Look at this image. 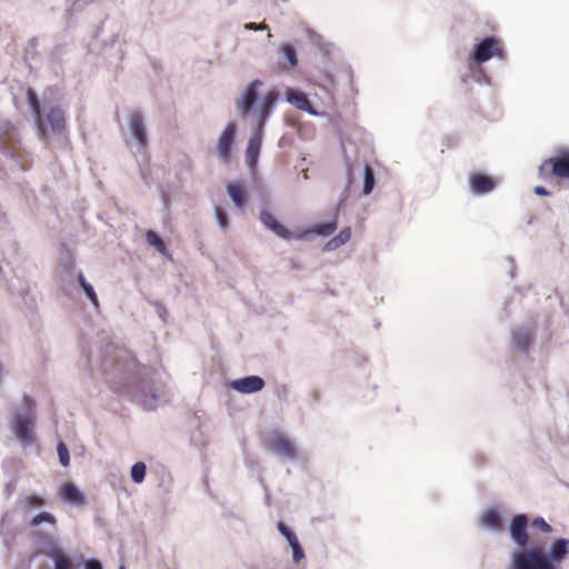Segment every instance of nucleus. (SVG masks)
I'll return each mask as SVG.
<instances>
[{
	"label": "nucleus",
	"instance_id": "f257e3e1",
	"mask_svg": "<svg viewBox=\"0 0 569 569\" xmlns=\"http://www.w3.org/2000/svg\"><path fill=\"white\" fill-rule=\"evenodd\" d=\"M27 101L33 112L39 136L42 140L50 133H60L66 129L64 111L54 106L42 113L41 104L33 89L27 90Z\"/></svg>",
	"mask_w": 569,
	"mask_h": 569
},
{
	"label": "nucleus",
	"instance_id": "f03ea898",
	"mask_svg": "<svg viewBox=\"0 0 569 569\" xmlns=\"http://www.w3.org/2000/svg\"><path fill=\"white\" fill-rule=\"evenodd\" d=\"M511 569H556L541 548L518 551L512 555Z\"/></svg>",
	"mask_w": 569,
	"mask_h": 569
},
{
	"label": "nucleus",
	"instance_id": "7ed1b4c3",
	"mask_svg": "<svg viewBox=\"0 0 569 569\" xmlns=\"http://www.w3.org/2000/svg\"><path fill=\"white\" fill-rule=\"evenodd\" d=\"M539 176L545 180L551 177L569 180V150H561L545 160L539 167Z\"/></svg>",
	"mask_w": 569,
	"mask_h": 569
},
{
	"label": "nucleus",
	"instance_id": "20e7f679",
	"mask_svg": "<svg viewBox=\"0 0 569 569\" xmlns=\"http://www.w3.org/2000/svg\"><path fill=\"white\" fill-rule=\"evenodd\" d=\"M23 402L29 413L18 415L16 417L13 431L23 445H30L33 441V416L31 411L33 410L34 403L28 396L23 398Z\"/></svg>",
	"mask_w": 569,
	"mask_h": 569
},
{
	"label": "nucleus",
	"instance_id": "39448f33",
	"mask_svg": "<svg viewBox=\"0 0 569 569\" xmlns=\"http://www.w3.org/2000/svg\"><path fill=\"white\" fill-rule=\"evenodd\" d=\"M492 57L505 58V50L501 41L495 37H487L479 42L470 56V60L477 64L490 60Z\"/></svg>",
	"mask_w": 569,
	"mask_h": 569
},
{
	"label": "nucleus",
	"instance_id": "423d86ee",
	"mask_svg": "<svg viewBox=\"0 0 569 569\" xmlns=\"http://www.w3.org/2000/svg\"><path fill=\"white\" fill-rule=\"evenodd\" d=\"M33 536L43 541V547L40 548L39 552L54 560V569H72L71 560L54 545L49 535L34 532Z\"/></svg>",
	"mask_w": 569,
	"mask_h": 569
},
{
	"label": "nucleus",
	"instance_id": "0eeeda50",
	"mask_svg": "<svg viewBox=\"0 0 569 569\" xmlns=\"http://www.w3.org/2000/svg\"><path fill=\"white\" fill-rule=\"evenodd\" d=\"M267 448L277 455L293 459L297 456L295 443L282 432L273 431L267 440Z\"/></svg>",
	"mask_w": 569,
	"mask_h": 569
},
{
	"label": "nucleus",
	"instance_id": "6e6552de",
	"mask_svg": "<svg viewBox=\"0 0 569 569\" xmlns=\"http://www.w3.org/2000/svg\"><path fill=\"white\" fill-rule=\"evenodd\" d=\"M528 518L526 515H517L510 525V535L513 541L520 547L525 548L529 542V535L527 532Z\"/></svg>",
	"mask_w": 569,
	"mask_h": 569
},
{
	"label": "nucleus",
	"instance_id": "1a4fd4ad",
	"mask_svg": "<svg viewBox=\"0 0 569 569\" xmlns=\"http://www.w3.org/2000/svg\"><path fill=\"white\" fill-rule=\"evenodd\" d=\"M236 137V126L229 123L218 141V153L221 160L228 163L231 159V148Z\"/></svg>",
	"mask_w": 569,
	"mask_h": 569
},
{
	"label": "nucleus",
	"instance_id": "9d476101",
	"mask_svg": "<svg viewBox=\"0 0 569 569\" xmlns=\"http://www.w3.org/2000/svg\"><path fill=\"white\" fill-rule=\"evenodd\" d=\"M230 386L240 393H254L263 389L264 380L258 376H248L231 381Z\"/></svg>",
	"mask_w": 569,
	"mask_h": 569
},
{
	"label": "nucleus",
	"instance_id": "9b49d317",
	"mask_svg": "<svg viewBox=\"0 0 569 569\" xmlns=\"http://www.w3.org/2000/svg\"><path fill=\"white\" fill-rule=\"evenodd\" d=\"M262 131L263 129H260L257 127L254 133L249 139L247 149H246V160L247 164L251 170H254L258 163L259 154H260V148H261V140H262Z\"/></svg>",
	"mask_w": 569,
	"mask_h": 569
},
{
	"label": "nucleus",
	"instance_id": "f8f14e48",
	"mask_svg": "<svg viewBox=\"0 0 569 569\" xmlns=\"http://www.w3.org/2000/svg\"><path fill=\"white\" fill-rule=\"evenodd\" d=\"M261 86H262V82L260 80L252 81L246 89L241 99L238 101V103H237L238 110L240 111V113L243 117L247 116L250 112V110L252 109V107L257 100V91Z\"/></svg>",
	"mask_w": 569,
	"mask_h": 569
},
{
	"label": "nucleus",
	"instance_id": "ddd939ff",
	"mask_svg": "<svg viewBox=\"0 0 569 569\" xmlns=\"http://www.w3.org/2000/svg\"><path fill=\"white\" fill-rule=\"evenodd\" d=\"M59 498L74 506H83L86 503L84 495L72 482H64L58 491Z\"/></svg>",
	"mask_w": 569,
	"mask_h": 569
},
{
	"label": "nucleus",
	"instance_id": "4468645a",
	"mask_svg": "<svg viewBox=\"0 0 569 569\" xmlns=\"http://www.w3.org/2000/svg\"><path fill=\"white\" fill-rule=\"evenodd\" d=\"M260 220L267 229L271 230L278 237L286 240L291 239V232L282 223H280L274 218V216L268 210L261 211Z\"/></svg>",
	"mask_w": 569,
	"mask_h": 569
},
{
	"label": "nucleus",
	"instance_id": "2eb2a0df",
	"mask_svg": "<svg viewBox=\"0 0 569 569\" xmlns=\"http://www.w3.org/2000/svg\"><path fill=\"white\" fill-rule=\"evenodd\" d=\"M469 182L472 192L478 194L488 193L491 190H493L496 186V182L491 177L482 173L471 174L469 178Z\"/></svg>",
	"mask_w": 569,
	"mask_h": 569
},
{
	"label": "nucleus",
	"instance_id": "dca6fc26",
	"mask_svg": "<svg viewBox=\"0 0 569 569\" xmlns=\"http://www.w3.org/2000/svg\"><path fill=\"white\" fill-rule=\"evenodd\" d=\"M130 129L133 137L137 139L141 147L147 146V132L143 123V117L141 112L134 111L130 114Z\"/></svg>",
	"mask_w": 569,
	"mask_h": 569
},
{
	"label": "nucleus",
	"instance_id": "f3484780",
	"mask_svg": "<svg viewBox=\"0 0 569 569\" xmlns=\"http://www.w3.org/2000/svg\"><path fill=\"white\" fill-rule=\"evenodd\" d=\"M569 553V540L568 539H557L553 541L550 548L549 556L546 555L548 560L551 562V565L555 567V562L559 563L561 562L566 556Z\"/></svg>",
	"mask_w": 569,
	"mask_h": 569
},
{
	"label": "nucleus",
	"instance_id": "a211bd4d",
	"mask_svg": "<svg viewBox=\"0 0 569 569\" xmlns=\"http://www.w3.org/2000/svg\"><path fill=\"white\" fill-rule=\"evenodd\" d=\"M277 99H278V94L276 91H269L263 97V101H262V106H261L260 114H259V121H258V126H257L260 129H263L264 122H266L267 118L269 117Z\"/></svg>",
	"mask_w": 569,
	"mask_h": 569
},
{
	"label": "nucleus",
	"instance_id": "6ab92c4d",
	"mask_svg": "<svg viewBox=\"0 0 569 569\" xmlns=\"http://www.w3.org/2000/svg\"><path fill=\"white\" fill-rule=\"evenodd\" d=\"M227 190L234 204L239 209H242L247 201V191L244 187L239 182H231L227 186Z\"/></svg>",
	"mask_w": 569,
	"mask_h": 569
},
{
	"label": "nucleus",
	"instance_id": "aec40b11",
	"mask_svg": "<svg viewBox=\"0 0 569 569\" xmlns=\"http://www.w3.org/2000/svg\"><path fill=\"white\" fill-rule=\"evenodd\" d=\"M532 331L529 328L520 327L517 330H515L512 336L513 345L519 348L520 350L526 351L532 340Z\"/></svg>",
	"mask_w": 569,
	"mask_h": 569
},
{
	"label": "nucleus",
	"instance_id": "412c9836",
	"mask_svg": "<svg viewBox=\"0 0 569 569\" xmlns=\"http://www.w3.org/2000/svg\"><path fill=\"white\" fill-rule=\"evenodd\" d=\"M287 100L300 110L310 111L311 109V104L302 91L293 89L288 90Z\"/></svg>",
	"mask_w": 569,
	"mask_h": 569
},
{
	"label": "nucleus",
	"instance_id": "4be33fe9",
	"mask_svg": "<svg viewBox=\"0 0 569 569\" xmlns=\"http://www.w3.org/2000/svg\"><path fill=\"white\" fill-rule=\"evenodd\" d=\"M481 521L483 526L493 530L502 528V519L496 509H488L482 513Z\"/></svg>",
	"mask_w": 569,
	"mask_h": 569
},
{
	"label": "nucleus",
	"instance_id": "5701e85b",
	"mask_svg": "<svg viewBox=\"0 0 569 569\" xmlns=\"http://www.w3.org/2000/svg\"><path fill=\"white\" fill-rule=\"evenodd\" d=\"M19 505L23 511H30L31 509L42 508L46 505V500L38 495H29L23 497Z\"/></svg>",
	"mask_w": 569,
	"mask_h": 569
},
{
	"label": "nucleus",
	"instance_id": "b1692460",
	"mask_svg": "<svg viewBox=\"0 0 569 569\" xmlns=\"http://www.w3.org/2000/svg\"><path fill=\"white\" fill-rule=\"evenodd\" d=\"M350 237H351L350 228H345L339 232V234L337 237H335L330 241H328L326 248L329 250L337 249L338 247L348 242L350 240Z\"/></svg>",
	"mask_w": 569,
	"mask_h": 569
},
{
	"label": "nucleus",
	"instance_id": "393cba45",
	"mask_svg": "<svg viewBox=\"0 0 569 569\" xmlns=\"http://www.w3.org/2000/svg\"><path fill=\"white\" fill-rule=\"evenodd\" d=\"M280 52L288 61L289 68H295L298 64V58L295 47L291 43H282L280 47Z\"/></svg>",
	"mask_w": 569,
	"mask_h": 569
},
{
	"label": "nucleus",
	"instance_id": "a878e982",
	"mask_svg": "<svg viewBox=\"0 0 569 569\" xmlns=\"http://www.w3.org/2000/svg\"><path fill=\"white\" fill-rule=\"evenodd\" d=\"M42 522H47L51 526H56L57 525V519L56 517L50 513V512H47V511H42L38 515H36L29 522V526L31 528H36L38 526H40Z\"/></svg>",
	"mask_w": 569,
	"mask_h": 569
},
{
	"label": "nucleus",
	"instance_id": "bb28decb",
	"mask_svg": "<svg viewBox=\"0 0 569 569\" xmlns=\"http://www.w3.org/2000/svg\"><path fill=\"white\" fill-rule=\"evenodd\" d=\"M363 176V193L369 194L375 187V173L369 164L365 166Z\"/></svg>",
	"mask_w": 569,
	"mask_h": 569
},
{
	"label": "nucleus",
	"instance_id": "cd10ccee",
	"mask_svg": "<svg viewBox=\"0 0 569 569\" xmlns=\"http://www.w3.org/2000/svg\"><path fill=\"white\" fill-rule=\"evenodd\" d=\"M147 242L150 246H153L159 252L164 253L166 252V246L164 242L161 240V238L152 230L147 231L146 233Z\"/></svg>",
	"mask_w": 569,
	"mask_h": 569
},
{
	"label": "nucleus",
	"instance_id": "c85d7f7f",
	"mask_svg": "<svg viewBox=\"0 0 569 569\" xmlns=\"http://www.w3.org/2000/svg\"><path fill=\"white\" fill-rule=\"evenodd\" d=\"M146 465L141 461L136 462L131 468V478L136 483H141L146 477Z\"/></svg>",
	"mask_w": 569,
	"mask_h": 569
},
{
	"label": "nucleus",
	"instance_id": "c756f323",
	"mask_svg": "<svg viewBox=\"0 0 569 569\" xmlns=\"http://www.w3.org/2000/svg\"><path fill=\"white\" fill-rule=\"evenodd\" d=\"M337 229V223L335 221L317 224L313 231L319 236H329Z\"/></svg>",
	"mask_w": 569,
	"mask_h": 569
},
{
	"label": "nucleus",
	"instance_id": "7c9ffc66",
	"mask_svg": "<svg viewBox=\"0 0 569 569\" xmlns=\"http://www.w3.org/2000/svg\"><path fill=\"white\" fill-rule=\"evenodd\" d=\"M277 528L281 532V535L286 537L289 545H292L293 542L298 541V538L296 537L295 532L290 530L283 521H279Z\"/></svg>",
	"mask_w": 569,
	"mask_h": 569
},
{
	"label": "nucleus",
	"instance_id": "2f4dec72",
	"mask_svg": "<svg viewBox=\"0 0 569 569\" xmlns=\"http://www.w3.org/2000/svg\"><path fill=\"white\" fill-rule=\"evenodd\" d=\"M57 451H58L60 463L63 467H68L69 462H70L69 450H68L67 446L62 441H60L58 443Z\"/></svg>",
	"mask_w": 569,
	"mask_h": 569
},
{
	"label": "nucleus",
	"instance_id": "473e14b6",
	"mask_svg": "<svg viewBox=\"0 0 569 569\" xmlns=\"http://www.w3.org/2000/svg\"><path fill=\"white\" fill-rule=\"evenodd\" d=\"M216 218L219 226L226 230L229 227L228 216L221 207H216Z\"/></svg>",
	"mask_w": 569,
	"mask_h": 569
},
{
	"label": "nucleus",
	"instance_id": "72a5a7b5",
	"mask_svg": "<svg viewBox=\"0 0 569 569\" xmlns=\"http://www.w3.org/2000/svg\"><path fill=\"white\" fill-rule=\"evenodd\" d=\"M531 526L536 529L541 530L542 532L551 531V526L541 517L533 519Z\"/></svg>",
	"mask_w": 569,
	"mask_h": 569
},
{
	"label": "nucleus",
	"instance_id": "f704fd0d",
	"mask_svg": "<svg viewBox=\"0 0 569 569\" xmlns=\"http://www.w3.org/2000/svg\"><path fill=\"white\" fill-rule=\"evenodd\" d=\"M86 296L88 297V299L92 302V305L98 308L99 307V301H98V297L92 288L91 284H87L86 286V289L83 290Z\"/></svg>",
	"mask_w": 569,
	"mask_h": 569
},
{
	"label": "nucleus",
	"instance_id": "c9c22d12",
	"mask_svg": "<svg viewBox=\"0 0 569 569\" xmlns=\"http://www.w3.org/2000/svg\"><path fill=\"white\" fill-rule=\"evenodd\" d=\"M86 569H102L101 563L98 560H87L84 563Z\"/></svg>",
	"mask_w": 569,
	"mask_h": 569
},
{
	"label": "nucleus",
	"instance_id": "e433bc0d",
	"mask_svg": "<svg viewBox=\"0 0 569 569\" xmlns=\"http://www.w3.org/2000/svg\"><path fill=\"white\" fill-rule=\"evenodd\" d=\"M244 27H246V29H250V30H264V29H268V26L266 23L257 24L254 22H249Z\"/></svg>",
	"mask_w": 569,
	"mask_h": 569
},
{
	"label": "nucleus",
	"instance_id": "4c0bfd02",
	"mask_svg": "<svg viewBox=\"0 0 569 569\" xmlns=\"http://www.w3.org/2000/svg\"><path fill=\"white\" fill-rule=\"evenodd\" d=\"M292 557L296 562H299L305 557L302 548L300 547L299 549L293 550Z\"/></svg>",
	"mask_w": 569,
	"mask_h": 569
},
{
	"label": "nucleus",
	"instance_id": "58836bf2",
	"mask_svg": "<svg viewBox=\"0 0 569 569\" xmlns=\"http://www.w3.org/2000/svg\"><path fill=\"white\" fill-rule=\"evenodd\" d=\"M535 193L538 194V196H547L549 194V192L546 190L545 187H541V186H537L535 189H533Z\"/></svg>",
	"mask_w": 569,
	"mask_h": 569
},
{
	"label": "nucleus",
	"instance_id": "ea45409f",
	"mask_svg": "<svg viewBox=\"0 0 569 569\" xmlns=\"http://www.w3.org/2000/svg\"><path fill=\"white\" fill-rule=\"evenodd\" d=\"M78 281H79V284L80 287L84 290L86 289V286L89 284L83 276L82 272H79L78 273Z\"/></svg>",
	"mask_w": 569,
	"mask_h": 569
},
{
	"label": "nucleus",
	"instance_id": "a19ab883",
	"mask_svg": "<svg viewBox=\"0 0 569 569\" xmlns=\"http://www.w3.org/2000/svg\"><path fill=\"white\" fill-rule=\"evenodd\" d=\"M290 547H291V549H292V551H293V550L299 549L301 546H300L299 541H296V542H293L292 545H290Z\"/></svg>",
	"mask_w": 569,
	"mask_h": 569
},
{
	"label": "nucleus",
	"instance_id": "79ce46f5",
	"mask_svg": "<svg viewBox=\"0 0 569 569\" xmlns=\"http://www.w3.org/2000/svg\"><path fill=\"white\" fill-rule=\"evenodd\" d=\"M119 569H124V567H123V566H121Z\"/></svg>",
	"mask_w": 569,
	"mask_h": 569
}]
</instances>
